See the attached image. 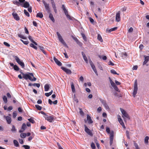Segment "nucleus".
Wrapping results in <instances>:
<instances>
[{"label": "nucleus", "mask_w": 149, "mask_h": 149, "mask_svg": "<svg viewBox=\"0 0 149 149\" xmlns=\"http://www.w3.org/2000/svg\"><path fill=\"white\" fill-rule=\"evenodd\" d=\"M120 12L119 11L116 14V21L117 22H119L120 20Z\"/></svg>", "instance_id": "12"}, {"label": "nucleus", "mask_w": 149, "mask_h": 149, "mask_svg": "<svg viewBox=\"0 0 149 149\" xmlns=\"http://www.w3.org/2000/svg\"><path fill=\"white\" fill-rule=\"evenodd\" d=\"M30 46L33 48L34 49H35L36 50L37 49V47L34 45L33 43H31L30 44Z\"/></svg>", "instance_id": "37"}, {"label": "nucleus", "mask_w": 149, "mask_h": 149, "mask_svg": "<svg viewBox=\"0 0 149 149\" xmlns=\"http://www.w3.org/2000/svg\"><path fill=\"white\" fill-rule=\"evenodd\" d=\"M86 63H88V59L87 58V57L86 56H84V57H83Z\"/></svg>", "instance_id": "58"}, {"label": "nucleus", "mask_w": 149, "mask_h": 149, "mask_svg": "<svg viewBox=\"0 0 149 149\" xmlns=\"http://www.w3.org/2000/svg\"><path fill=\"white\" fill-rule=\"evenodd\" d=\"M12 15L14 18L16 20L18 21L19 20V17L16 13H12Z\"/></svg>", "instance_id": "15"}, {"label": "nucleus", "mask_w": 149, "mask_h": 149, "mask_svg": "<svg viewBox=\"0 0 149 149\" xmlns=\"http://www.w3.org/2000/svg\"><path fill=\"white\" fill-rule=\"evenodd\" d=\"M106 131L108 133H110V129L109 127H107L106 128Z\"/></svg>", "instance_id": "64"}, {"label": "nucleus", "mask_w": 149, "mask_h": 149, "mask_svg": "<svg viewBox=\"0 0 149 149\" xmlns=\"http://www.w3.org/2000/svg\"><path fill=\"white\" fill-rule=\"evenodd\" d=\"M56 34L57 35L58 37L59 41L65 47H68V46L62 38L60 34L58 32H57Z\"/></svg>", "instance_id": "1"}, {"label": "nucleus", "mask_w": 149, "mask_h": 149, "mask_svg": "<svg viewBox=\"0 0 149 149\" xmlns=\"http://www.w3.org/2000/svg\"><path fill=\"white\" fill-rule=\"evenodd\" d=\"M29 74L31 76L33 77V79H32L31 77V80H30L33 81H35L36 80V78L34 77V75L33 73H29Z\"/></svg>", "instance_id": "21"}, {"label": "nucleus", "mask_w": 149, "mask_h": 149, "mask_svg": "<svg viewBox=\"0 0 149 149\" xmlns=\"http://www.w3.org/2000/svg\"><path fill=\"white\" fill-rule=\"evenodd\" d=\"M87 119L88 124H91L93 123V121L92 120L91 116L88 114L87 115Z\"/></svg>", "instance_id": "16"}, {"label": "nucleus", "mask_w": 149, "mask_h": 149, "mask_svg": "<svg viewBox=\"0 0 149 149\" xmlns=\"http://www.w3.org/2000/svg\"><path fill=\"white\" fill-rule=\"evenodd\" d=\"M149 139V137L148 136H146L145 138L144 142L146 144L148 143V140Z\"/></svg>", "instance_id": "29"}, {"label": "nucleus", "mask_w": 149, "mask_h": 149, "mask_svg": "<svg viewBox=\"0 0 149 149\" xmlns=\"http://www.w3.org/2000/svg\"><path fill=\"white\" fill-rule=\"evenodd\" d=\"M3 44L6 46L8 47H9L10 46V45L8 43L6 42H4Z\"/></svg>", "instance_id": "57"}, {"label": "nucleus", "mask_w": 149, "mask_h": 149, "mask_svg": "<svg viewBox=\"0 0 149 149\" xmlns=\"http://www.w3.org/2000/svg\"><path fill=\"white\" fill-rule=\"evenodd\" d=\"M25 149H30V147L29 146L26 145H24L22 146Z\"/></svg>", "instance_id": "47"}, {"label": "nucleus", "mask_w": 149, "mask_h": 149, "mask_svg": "<svg viewBox=\"0 0 149 149\" xmlns=\"http://www.w3.org/2000/svg\"><path fill=\"white\" fill-rule=\"evenodd\" d=\"M18 36L19 38L23 39H26V38L24 37L23 35L21 34H18Z\"/></svg>", "instance_id": "33"}, {"label": "nucleus", "mask_w": 149, "mask_h": 149, "mask_svg": "<svg viewBox=\"0 0 149 149\" xmlns=\"http://www.w3.org/2000/svg\"><path fill=\"white\" fill-rule=\"evenodd\" d=\"M110 72L111 73L113 74L119 75V74L117 73L116 71L114 70H111Z\"/></svg>", "instance_id": "44"}, {"label": "nucleus", "mask_w": 149, "mask_h": 149, "mask_svg": "<svg viewBox=\"0 0 149 149\" xmlns=\"http://www.w3.org/2000/svg\"><path fill=\"white\" fill-rule=\"evenodd\" d=\"M3 100L4 101V102L5 103H6L7 102V98L5 96V95H4L3 97Z\"/></svg>", "instance_id": "46"}, {"label": "nucleus", "mask_w": 149, "mask_h": 149, "mask_svg": "<svg viewBox=\"0 0 149 149\" xmlns=\"http://www.w3.org/2000/svg\"><path fill=\"white\" fill-rule=\"evenodd\" d=\"M76 43L80 47H81L82 45V43L80 41H79V40L78 41L76 42Z\"/></svg>", "instance_id": "54"}, {"label": "nucleus", "mask_w": 149, "mask_h": 149, "mask_svg": "<svg viewBox=\"0 0 149 149\" xmlns=\"http://www.w3.org/2000/svg\"><path fill=\"white\" fill-rule=\"evenodd\" d=\"M49 17L50 18V19L53 22H55V20L54 17H53V15L50 13H49Z\"/></svg>", "instance_id": "20"}, {"label": "nucleus", "mask_w": 149, "mask_h": 149, "mask_svg": "<svg viewBox=\"0 0 149 149\" xmlns=\"http://www.w3.org/2000/svg\"><path fill=\"white\" fill-rule=\"evenodd\" d=\"M20 137L22 138H24L26 136V134L25 133H22L20 134Z\"/></svg>", "instance_id": "31"}, {"label": "nucleus", "mask_w": 149, "mask_h": 149, "mask_svg": "<svg viewBox=\"0 0 149 149\" xmlns=\"http://www.w3.org/2000/svg\"><path fill=\"white\" fill-rule=\"evenodd\" d=\"M84 126L85 127V132H86L88 135L92 136L93 135V134L91 130L88 128V127L85 125H84Z\"/></svg>", "instance_id": "7"}, {"label": "nucleus", "mask_w": 149, "mask_h": 149, "mask_svg": "<svg viewBox=\"0 0 149 149\" xmlns=\"http://www.w3.org/2000/svg\"><path fill=\"white\" fill-rule=\"evenodd\" d=\"M81 36L83 38L84 40L85 41H87V39L86 38V36L83 33H81Z\"/></svg>", "instance_id": "42"}, {"label": "nucleus", "mask_w": 149, "mask_h": 149, "mask_svg": "<svg viewBox=\"0 0 149 149\" xmlns=\"http://www.w3.org/2000/svg\"><path fill=\"white\" fill-rule=\"evenodd\" d=\"M90 63L91 65V67L93 69L95 68V65H94L93 63L91 61L90 62Z\"/></svg>", "instance_id": "34"}, {"label": "nucleus", "mask_w": 149, "mask_h": 149, "mask_svg": "<svg viewBox=\"0 0 149 149\" xmlns=\"http://www.w3.org/2000/svg\"><path fill=\"white\" fill-rule=\"evenodd\" d=\"M42 2L45 6V8L47 12L48 13H50V10L49 8V4L46 3L44 0H43Z\"/></svg>", "instance_id": "3"}, {"label": "nucleus", "mask_w": 149, "mask_h": 149, "mask_svg": "<svg viewBox=\"0 0 149 149\" xmlns=\"http://www.w3.org/2000/svg\"><path fill=\"white\" fill-rule=\"evenodd\" d=\"M20 40L24 44L26 45H27V44H29V42L28 41H24L23 40H22V39H21Z\"/></svg>", "instance_id": "49"}, {"label": "nucleus", "mask_w": 149, "mask_h": 149, "mask_svg": "<svg viewBox=\"0 0 149 149\" xmlns=\"http://www.w3.org/2000/svg\"><path fill=\"white\" fill-rule=\"evenodd\" d=\"M98 57L100 58H102L104 60H106L107 59V57L106 56H101L100 55H98Z\"/></svg>", "instance_id": "26"}, {"label": "nucleus", "mask_w": 149, "mask_h": 149, "mask_svg": "<svg viewBox=\"0 0 149 149\" xmlns=\"http://www.w3.org/2000/svg\"><path fill=\"white\" fill-rule=\"evenodd\" d=\"M45 119L49 122H52L54 120V116L53 115L49 116L46 115L44 117Z\"/></svg>", "instance_id": "4"}, {"label": "nucleus", "mask_w": 149, "mask_h": 149, "mask_svg": "<svg viewBox=\"0 0 149 149\" xmlns=\"http://www.w3.org/2000/svg\"><path fill=\"white\" fill-rule=\"evenodd\" d=\"M13 118H15L17 116V113L16 111L13 112Z\"/></svg>", "instance_id": "55"}, {"label": "nucleus", "mask_w": 149, "mask_h": 149, "mask_svg": "<svg viewBox=\"0 0 149 149\" xmlns=\"http://www.w3.org/2000/svg\"><path fill=\"white\" fill-rule=\"evenodd\" d=\"M65 15H66V16L67 18H68L70 20L72 19L70 16L69 15H68V12H67V13H65Z\"/></svg>", "instance_id": "40"}, {"label": "nucleus", "mask_w": 149, "mask_h": 149, "mask_svg": "<svg viewBox=\"0 0 149 149\" xmlns=\"http://www.w3.org/2000/svg\"><path fill=\"white\" fill-rule=\"evenodd\" d=\"M144 61L143 63V65H145L149 61V56L146 55L144 56Z\"/></svg>", "instance_id": "13"}, {"label": "nucleus", "mask_w": 149, "mask_h": 149, "mask_svg": "<svg viewBox=\"0 0 149 149\" xmlns=\"http://www.w3.org/2000/svg\"><path fill=\"white\" fill-rule=\"evenodd\" d=\"M26 127V126L25 123H24L22 124L21 129L24 130H25Z\"/></svg>", "instance_id": "32"}, {"label": "nucleus", "mask_w": 149, "mask_h": 149, "mask_svg": "<svg viewBox=\"0 0 149 149\" xmlns=\"http://www.w3.org/2000/svg\"><path fill=\"white\" fill-rule=\"evenodd\" d=\"M79 113H80V114L82 116H83L84 115V113L83 111L82 110V109L81 108H79Z\"/></svg>", "instance_id": "53"}, {"label": "nucleus", "mask_w": 149, "mask_h": 149, "mask_svg": "<svg viewBox=\"0 0 149 149\" xmlns=\"http://www.w3.org/2000/svg\"><path fill=\"white\" fill-rule=\"evenodd\" d=\"M133 29L132 27H131L128 30V32L129 33H131L133 31Z\"/></svg>", "instance_id": "60"}, {"label": "nucleus", "mask_w": 149, "mask_h": 149, "mask_svg": "<svg viewBox=\"0 0 149 149\" xmlns=\"http://www.w3.org/2000/svg\"><path fill=\"white\" fill-rule=\"evenodd\" d=\"M121 56L123 58L125 59L127 56V54L125 52V53H123L122 54Z\"/></svg>", "instance_id": "39"}, {"label": "nucleus", "mask_w": 149, "mask_h": 149, "mask_svg": "<svg viewBox=\"0 0 149 149\" xmlns=\"http://www.w3.org/2000/svg\"><path fill=\"white\" fill-rule=\"evenodd\" d=\"M97 39L100 42H102L103 40L100 35L98 34L97 35Z\"/></svg>", "instance_id": "38"}, {"label": "nucleus", "mask_w": 149, "mask_h": 149, "mask_svg": "<svg viewBox=\"0 0 149 149\" xmlns=\"http://www.w3.org/2000/svg\"><path fill=\"white\" fill-rule=\"evenodd\" d=\"M13 143L15 146L16 147H19V143L16 140H13Z\"/></svg>", "instance_id": "22"}, {"label": "nucleus", "mask_w": 149, "mask_h": 149, "mask_svg": "<svg viewBox=\"0 0 149 149\" xmlns=\"http://www.w3.org/2000/svg\"><path fill=\"white\" fill-rule=\"evenodd\" d=\"M13 68L15 70L17 71H18L19 70V68L16 65H15L14 66Z\"/></svg>", "instance_id": "41"}, {"label": "nucleus", "mask_w": 149, "mask_h": 149, "mask_svg": "<svg viewBox=\"0 0 149 149\" xmlns=\"http://www.w3.org/2000/svg\"><path fill=\"white\" fill-rule=\"evenodd\" d=\"M62 8L63 10L64 11V12L65 13L68 12V11L65 8V6L64 5H62Z\"/></svg>", "instance_id": "43"}, {"label": "nucleus", "mask_w": 149, "mask_h": 149, "mask_svg": "<svg viewBox=\"0 0 149 149\" xmlns=\"http://www.w3.org/2000/svg\"><path fill=\"white\" fill-rule=\"evenodd\" d=\"M120 109L123 114L122 117L123 118H127L129 119L130 117L127 113L125 110L121 108H120Z\"/></svg>", "instance_id": "2"}, {"label": "nucleus", "mask_w": 149, "mask_h": 149, "mask_svg": "<svg viewBox=\"0 0 149 149\" xmlns=\"http://www.w3.org/2000/svg\"><path fill=\"white\" fill-rule=\"evenodd\" d=\"M36 16L40 18H42L43 17V15L42 13L39 12L37 14Z\"/></svg>", "instance_id": "23"}, {"label": "nucleus", "mask_w": 149, "mask_h": 149, "mask_svg": "<svg viewBox=\"0 0 149 149\" xmlns=\"http://www.w3.org/2000/svg\"><path fill=\"white\" fill-rule=\"evenodd\" d=\"M71 87L72 92L73 93H74L75 92L74 86L73 84L72 83H71Z\"/></svg>", "instance_id": "30"}, {"label": "nucleus", "mask_w": 149, "mask_h": 149, "mask_svg": "<svg viewBox=\"0 0 149 149\" xmlns=\"http://www.w3.org/2000/svg\"><path fill=\"white\" fill-rule=\"evenodd\" d=\"M11 132H15L17 131V129L15 128V126L14 125H13L12 128L11 130Z\"/></svg>", "instance_id": "24"}, {"label": "nucleus", "mask_w": 149, "mask_h": 149, "mask_svg": "<svg viewBox=\"0 0 149 149\" xmlns=\"http://www.w3.org/2000/svg\"><path fill=\"white\" fill-rule=\"evenodd\" d=\"M39 47L40 48V50L43 53L45 54H46V52L44 50V48L42 47H41L40 46H39Z\"/></svg>", "instance_id": "27"}, {"label": "nucleus", "mask_w": 149, "mask_h": 149, "mask_svg": "<svg viewBox=\"0 0 149 149\" xmlns=\"http://www.w3.org/2000/svg\"><path fill=\"white\" fill-rule=\"evenodd\" d=\"M108 64L110 65H111L112 66H113L114 65V64L111 61H110L109 62H108Z\"/></svg>", "instance_id": "59"}, {"label": "nucleus", "mask_w": 149, "mask_h": 149, "mask_svg": "<svg viewBox=\"0 0 149 149\" xmlns=\"http://www.w3.org/2000/svg\"><path fill=\"white\" fill-rule=\"evenodd\" d=\"M113 139V132L111 131L110 134V139Z\"/></svg>", "instance_id": "25"}, {"label": "nucleus", "mask_w": 149, "mask_h": 149, "mask_svg": "<svg viewBox=\"0 0 149 149\" xmlns=\"http://www.w3.org/2000/svg\"><path fill=\"white\" fill-rule=\"evenodd\" d=\"M61 68L67 74H70L72 73L71 71L70 70L67 69L65 67H61Z\"/></svg>", "instance_id": "9"}, {"label": "nucleus", "mask_w": 149, "mask_h": 149, "mask_svg": "<svg viewBox=\"0 0 149 149\" xmlns=\"http://www.w3.org/2000/svg\"><path fill=\"white\" fill-rule=\"evenodd\" d=\"M100 102L103 104V105H104V104H105V103H106V101L104 100H103V99H100Z\"/></svg>", "instance_id": "45"}, {"label": "nucleus", "mask_w": 149, "mask_h": 149, "mask_svg": "<svg viewBox=\"0 0 149 149\" xmlns=\"http://www.w3.org/2000/svg\"><path fill=\"white\" fill-rule=\"evenodd\" d=\"M36 107L39 110H41L42 109V107L38 104H36L35 105Z\"/></svg>", "instance_id": "36"}, {"label": "nucleus", "mask_w": 149, "mask_h": 149, "mask_svg": "<svg viewBox=\"0 0 149 149\" xmlns=\"http://www.w3.org/2000/svg\"><path fill=\"white\" fill-rule=\"evenodd\" d=\"M25 2V0H19V1H14L13 2V3L14 4L18 6H21V3H23Z\"/></svg>", "instance_id": "8"}, {"label": "nucleus", "mask_w": 149, "mask_h": 149, "mask_svg": "<svg viewBox=\"0 0 149 149\" xmlns=\"http://www.w3.org/2000/svg\"><path fill=\"white\" fill-rule=\"evenodd\" d=\"M21 6L25 8H27L29 6V4L28 2L25 1L24 3H21Z\"/></svg>", "instance_id": "11"}, {"label": "nucleus", "mask_w": 149, "mask_h": 149, "mask_svg": "<svg viewBox=\"0 0 149 149\" xmlns=\"http://www.w3.org/2000/svg\"><path fill=\"white\" fill-rule=\"evenodd\" d=\"M3 118L6 119L8 124H10L11 123L12 120L11 118L10 117L8 116H6L4 115L3 116Z\"/></svg>", "instance_id": "10"}, {"label": "nucleus", "mask_w": 149, "mask_h": 149, "mask_svg": "<svg viewBox=\"0 0 149 149\" xmlns=\"http://www.w3.org/2000/svg\"><path fill=\"white\" fill-rule=\"evenodd\" d=\"M126 135L127 138L128 139H130L129 132L127 130L126 131Z\"/></svg>", "instance_id": "51"}, {"label": "nucleus", "mask_w": 149, "mask_h": 149, "mask_svg": "<svg viewBox=\"0 0 149 149\" xmlns=\"http://www.w3.org/2000/svg\"><path fill=\"white\" fill-rule=\"evenodd\" d=\"M137 90L138 87H134L133 94L134 97H135L137 93Z\"/></svg>", "instance_id": "17"}, {"label": "nucleus", "mask_w": 149, "mask_h": 149, "mask_svg": "<svg viewBox=\"0 0 149 149\" xmlns=\"http://www.w3.org/2000/svg\"><path fill=\"white\" fill-rule=\"evenodd\" d=\"M28 120L31 123H35L34 120L32 118H30L28 119Z\"/></svg>", "instance_id": "48"}, {"label": "nucleus", "mask_w": 149, "mask_h": 149, "mask_svg": "<svg viewBox=\"0 0 149 149\" xmlns=\"http://www.w3.org/2000/svg\"><path fill=\"white\" fill-rule=\"evenodd\" d=\"M91 146L92 149H95V144L93 143H92L91 145Z\"/></svg>", "instance_id": "50"}, {"label": "nucleus", "mask_w": 149, "mask_h": 149, "mask_svg": "<svg viewBox=\"0 0 149 149\" xmlns=\"http://www.w3.org/2000/svg\"><path fill=\"white\" fill-rule=\"evenodd\" d=\"M53 59L55 63L58 66H61L62 65V63L59 61L55 56L54 57Z\"/></svg>", "instance_id": "14"}, {"label": "nucleus", "mask_w": 149, "mask_h": 149, "mask_svg": "<svg viewBox=\"0 0 149 149\" xmlns=\"http://www.w3.org/2000/svg\"><path fill=\"white\" fill-rule=\"evenodd\" d=\"M113 88L116 91H119L118 88V87L116 85L115 86H114L113 87Z\"/></svg>", "instance_id": "61"}, {"label": "nucleus", "mask_w": 149, "mask_h": 149, "mask_svg": "<svg viewBox=\"0 0 149 149\" xmlns=\"http://www.w3.org/2000/svg\"><path fill=\"white\" fill-rule=\"evenodd\" d=\"M28 10L29 12L30 13H31L32 12V8L31 6H29L28 7Z\"/></svg>", "instance_id": "62"}, {"label": "nucleus", "mask_w": 149, "mask_h": 149, "mask_svg": "<svg viewBox=\"0 0 149 149\" xmlns=\"http://www.w3.org/2000/svg\"><path fill=\"white\" fill-rule=\"evenodd\" d=\"M24 13L26 16L28 17H29L30 16V15L29 13L25 9H24Z\"/></svg>", "instance_id": "35"}, {"label": "nucleus", "mask_w": 149, "mask_h": 149, "mask_svg": "<svg viewBox=\"0 0 149 149\" xmlns=\"http://www.w3.org/2000/svg\"><path fill=\"white\" fill-rule=\"evenodd\" d=\"M29 39L34 44L36 45H38V44L35 41H34L33 39H32V37L31 36H29L28 37Z\"/></svg>", "instance_id": "18"}, {"label": "nucleus", "mask_w": 149, "mask_h": 149, "mask_svg": "<svg viewBox=\"0 0 149 149\" xmlns=\"http://www.w3.org/2000/svg\"><path fill=\"white\" fill-rule=\"evenodd\" d=\"M53 90H52L50 92L48 93H45V95L47 97H49L50 95L53 93Z\"/></svg>", "instance_id": "28"}, {"label": "nucleus", "mask_w": 149, "mask_h": 149, "mask_svg": "<svg viewBox=\"0 0 149 149\" xmlns=\"http://www.w3.org/2000/svg\"><path fill=\"white\" fill-rule=\"evenodd\" d=\"M15 59L16 61V62L20 65L22 67V68H24L25 65L24 63L21 61L20 59L17 56H16L15 57Z\"/></svg>", "instance_id": "5"}, {"label": "nucleus", "mask_w": 149, "mask_h": 149, "mask_svg": "<svg viewBox=\"0 0 149 149\" xmlns=\"http://www.w3.org/2000/svg\"><path fill=\"white\" fill-rule=\"evenodd\" d=\"M24 30L25 31V33L26 34H29V31L26 27H24Z\"/></svg>", "instance_id": "63"}, {"label": "nucleus", "mask_w": 149, "mask_h": 149, "mask_svg": "<svg viewBox=\"0 0 149 149\" xmlns=\"http://www.w3.org/2000/svg\"><path fill=\"white\" fill-rule=\"evenodd\" d=\"M21 74H22L23 75V77L26 80H27L29 79L30 80H31V76L28 73V74H24L23 72H22Z\"/></svg>", "instance_id": "6"}, {"label": "nucleus", "mask_w": 149, "mask_h": 149, "mask_svg": "<svg viewBox=\"0 0 149 149\" xmlns=\"http://www.w3.org/2000/svg\"><path fill=\"white\" fill-rule=\"evenodd\" d=\"M104 106L105 107V108L107 109H109V106L107 104V103H105V104H104Z\"/></svg>", "instance_id": "52"}, {"label": "nucleus", "mask_w": 149, "mask_h": 149, "mask_svg": "<svg viewBox=\"0 0 149 149\" xmlns=\"http://www.w3.org/2000/svg\"><path fill=\"white\" fill-rule=\"evenodd\" d=\"M49 84H46L44 86L45 91H48L49 88Z\"/></svg>", "instance_id": "19"}, {"label": "nucleus", "mask_w": 149, "mask_h": 149, "mask_svg": "<svg viewBox=\"0 0 149 149\" xmlns=\"http://www.w3.org/2000/svg\"><path fill=\"white\" fill-rule=\"evenodd\" d=\"M137 85H138L137 82V80L136 79L135 80V81L134 82V87H137Z\"/></svg>", "instance_id": "56"}]
</instances>
